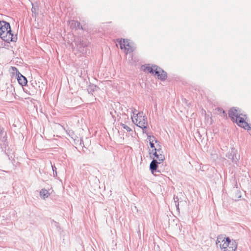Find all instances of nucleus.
Listing matches in <instances>:
<instances>
[{
  "instance_id": "1",
  "label": "nucleus",
  "mask_w": 251,
  "mask_h": 251,
  "mask_svg": "<svg viewBox=\"0 0 251 251\" xmlns=\"http://www.w3.org/2000/svg\"><path fill=\"white\" fill-rule=\"evenodd\" d=\"M0 37L5 42H15L17 38L11 33L9 23L0 20Z\"/></svg>"
},
{
  "instance_id": "2",
  "label": "nucleus",
  "mask_w": 251,
  "mask_h": 251,
  "mask_svg": "<svg viewBox=\"0 0 251 251\" xmlns=\"http://www.w3.org/2000/svg\"><path fill=\"white\" fill-rule=\"evenodd\" d=\"M231 242V240L229 237H218L216 241V244L218 245V243H221L220 247L221 249L224 250V251H225L229 246Z\"/></svg>"
},
{
  "instance_id": "3",
  "label": "nucleus",
  "mask_w": 251,
  "mask_h": 251,
  "mask_svg": "<svg viewBox=\"0 0 251 251\" xmlns=\"http://www.w3.org/2000/svg\"><path fill=\"white\" fill-rule=\"evenodd\" d=\"M142 113L135 119L136 125L142 129H146L147 127L148 122L147 117L142 116Z\"/></svg>"
},
{
  "instance_id": "4",
  "label": "nucleus",
  "mask_w": 251,
  "mask_h": 251,
  "mask_svg": "<svg viewBox=\"0 0 251 251\" xmlns=\"http://www.w3.org/2000/svg\"><path fill=\"white\" fill-rule=\"evenodd\" d=\"M226 156L231 161L235 163H237L238 161L237 157V151L234 148H232L230 151H229L226 155Z\"/></svg>"
},
{
  "instance_id": "5",
  "label": "nucleus",
  "mask_w": 251,
  "mask_h": 251,
  "mask_svg": "<svg viewBox=\"0 0 251 251\" xmlns=\"http://www.w3.org/2000/svg\"><path fill=\"white\" fill-rule=\"evenodd\" d=\"M154 75H157L158 78L161 80H165L167 77V73L158 67L156 70L155 71Z\"/></svg>"
},
{
  "instance_id": "6",
  "label": "nucleus",
  "mask_w": 251,
  "mask_h": 251,
  "mask_svg": "<svg viewBox=\"0 0 251 251\" xmlns=\"http://www.w3.org/2000/svg\"><path fill=\"white\" fill-rule=\"evenodd\" d=\"M238 125L245 129L249 130L251 127L247 122H246L243 117H241L240 115L235 119V120Z\"/></svg>"
},
{
  "instance_id": "7",
  "label": "nucleus",
  "mask_w": 251,
  "mask_h": 251,
  "mask_svg": "<svg viewBox=\"0 0 251 251\" xmlns=\"http://www.w3.org/2000/svg\"><path fill=\"white\" fill-rule=\"evenodd\" d=\"M76 45L78 50L82 54L87 53V49L86 47L87 46V44L86 42L83 41H80L78 43L76 44Z\"/></svg>"
},
{
  "instance_id": "8",
  "label": "nucleus",
  "mask_w": 251,
  "mask_h": 251,
  "mask_svg": "<svg viewBox=\"0 0 251 251\" xmlns=\"http://www.w3.org/2000/svg\"><path fill=\"white\" fill-rule=\"evenodd\" d=\"M154 151V152L153 153V155L158 159L159 163H161L165 159V156L164 155L162 154H158V152H162L161 149H156L154 148V149H152V151Z\"/></svg>"
},
{
  "instance_id": "9",
  "label": "nucleus",
  "mask_w": 251,
  "mask_h": 251,
  "mask_svg": "<svg viewBox=\"0 0 251 251\" xmlns=\"http://www.w3.org/2000/svg\"><path fill=\"white\" fill-rule=\"evenodd\" d=\"M240 115L239 114L238 110L234 107L230 108L228 111V116L233 121H234L235 118H237Z\"/></svg>"
},
{
  "instance_id": "10",
  "label": "nucleus",
  "mask_w": 251,
  "mask_h": 251,
  "mask_svg": "<svg viewBox=\"0 0 251 251\" xmlns=\"http://www.w3.org/2000/svg\"><path fill=\"white\" fill-rule=\"evenodd\" d=\"M158 164H160L154 158L150 163V169L152 174H154L155 172H157V169L158 167Z\"/></svg>"
},
{
  "instance_id": "11",
  "label": "nucleus",
  "mask_w": 251,
  "mask_h": 251,
  "mask_svg": "<svg viewBox=\"0 0 251 251\" xmlns=\"http://www.w3.org/2000/svg\"><path fill=\"white\" fill-rule=\"evenodd\" d=\"M69 25H70L71 28H75V29H83V27L80 25V24L79 22L75 21L72 20L69 22Z\"/></svg>"
},
{
  "instance_id": "12",
  "label": "nucleus",
  "mask_w": 251,
  "mask_h": 251,
  "mask_svg": "<svg viewBox=\"0 0 251 251\" xmlns=\"http://www.w3.org/2000/svg\"><path fill=\"white\" fill-rule=\"evenodd\" d=\"M17 75L18 76L17 79L19 83L22 86L25 85L27 82L26 77L23 76L19 72L18 74H17Z\"/></svg>"
},
{
  "instance_id": "13",
  "label": "nucleus",
  "mask_w": 251,
  "mask_h": 251,
  "mask_svg": "<svg viewBox=\"0 0 251 251\" xmlns=\"http://www.w3.org/2000/svg\"><path fill=\"white\" fill-rule=\"evenodd\" d=\"M237 247V242L234 240H232L230 242L229 246L227 247L226 249L225 250V251H235Z\"/></svg>"
},
{
  "instance_id": "14",
  "label": "nucleus",
  "mask_w": 251,
  "mask_h": 251,
  "mask_svg": "<svg viewBox=\"0 0 251 251\" xmlns=\"http://www.w3.org/2000/svg\"><path fill=\"white\" fill-rule=\"evenodd\" d=\"M144 68L143 69L144 71H148L149 73H151L153 75H154V72L157 69L158 66L156 65H153L152 67L150 66H143Z\"/></svg>"
},
{
  "instance_id": "15",
  "label": "nucleus",
  "mask_w": 251,
  "mask_h": 251,
  "mask_svg": "<svg viewBox=\"0 0 251 251\" xmlns=\"http://www.w3.org/2000/svg\"><path fill=\"white\" fill-rule=\"evenodd\" d=\"M98 89L99 87L97 85L94 84H91L88 86L87 91L89 94L93 95V93Z\"/></svg>"
},
{
  "instance_id": "16",
  "label": "nucleus",
  "mask_w": 251,
  "mask_h": 251,
  "mask_svg": "<svg viewBox=\"0 0 251 251\" xmlns=\"http://www.w3.org/2000/svg\"><path fill=\"white\" fill-rule=\"evenodd\" d=\"M127 40H126V39H120L119 41H117L119 43V45H120V49H125L126 47V44L127 42Z\"/></svg>"
},
{
  "instance_id": "17",
  "label": "nucleus",
  "mask_w": 251,
  "mask_h": 251,
  "mask_svg": "<svg viewBox=\"0 0 251 251\" xmlns=\"http://www.w3.org/2000/svg\"><path fill=\"white\" fill-rule=\"evenodd\" d=\"M127 40H126V39H120L119 41H117L119 43V45H120V49H125L126 47V44L127 42Z\"/></svg>"
},
{
  "instance_id": "18",
  "label": "nucleus",
  "mask_w": 251,
  "mask_h": 251,
  "mask_svg": "<svg viewBox=\"0 0 251 251\" xmlns=\"http://www.w3.org/2000/svg\"><path fill=\"white\" fill-rule=\"evenodd\" d=\"M40 195L43 199H45V198H48L50 196V193L47 190L43 189L41 190L40 192Z\"/></svg>"
},
{
  "instance_id": "19",
  "label": "nucleus",
  "mask_w": 251,
  "mask_h": 251,
  "mask_svg": "<svg viewBox=\"0 0 251 251\" xmlns=\"http://www.w3.org/2000/svg\"><path fill=\"white\" fill-rule=\"evenodd\" d=\"M125 50L126 51V54L128 53L134 51V48L132 47L129 42V41L127 40V42L126 44V47Z\"/></svg>"
},
{
  "instance_id": "20",
  "label": "nucleus",
  "mask_w": 251,
  "mask_h": 251,
  "mask_svg": "<svg viewBox=\"0 0 251 251\" xmlns=\"http://www.w3.org/2000/svg\"><path fill=\"white\" fill-rule=\"evenodd\" d=\"M147 139L149 140V142H155V143H156L157 141V140L155 139V138L153 136H151V135L148 136Z\"/></svg>"
},
{
  "instance_id": "21",
  "label": "nucleus",
  "mask_w": 251,
  "mask_h": 251,
  "mask_svg": "<svg viewBox=\"0 0 251 251\" xmlns=\"http://www.w3.org/2000/svg\"><path fill=\"white\" fill-rule=\"evenodd\" d=\"M120 125L122 126L123 128H124L127 131L129 132V131H131V129L129 126H128L127 125H125L124 124H123V123H121Z\"/></svg>"
},
{
  "instance_id": "22",
  "label": "nucleus",
  "mask_w": 251,
  "mask_h": 251,
  "mask_svg": "<svg viewBox=\"0 0 251 251\" xmlns=\"http://www.w3.org/2000/svg\"><path fill=\"white\" fill-rule=\"evenodd\" d=\"M132 113L133 114V115H136V117H137L138 116H139L141 114V113H137V110H136L135 108H133L132 109Z\"/></svg>"
},
{
  "instance_id": "23",
  "label": "nucleus",
  "mask_w": 251,
  "mask_h": 251,
  "mask_svg": "<svg viewBox=\"0 0 251 251\" xmlns=\"http://www.w3.org/2000/svg\"><path fill=\"white\" fill-rule=\"evenodd\" d=\"M51 167H52V171H53V176H57V171H56V168L55 167V166L54 165H52L51 164Z\"/></svg>"
},
{
  "instance_id": "24",
  "label": "nucleus",
  "mask_w": 251,
  "mask_h": 251,
  "mask_svg": "<svg viewBox=\"0 0 251 251\" xmlns=\"http://www.w3.org/2000/svg\"><path fill=\"white\" fill-rule=\"evenodd\" d=\"M150 145L151 148L154 149L155 147L153 142H150Z\"/></svg>"
},
{
  "instance_id": "25",
  "label": "nucleus",
  "mask_w": 251,
  "mask_h": 251,
  "mask_svg": "<svg viewBox=\"0 0 251 251\" xmlns=\"http://www.w3.org/2000/svg\"><path fill=\"white\" fill-rule=\"evenodd\" d=\"M218 111H220V112L222 113L224 115H226L225 110H223L222 109L219 108Z\"/></svg>"
},
{
  "instance_id": "26",
  "label": "nucleus",
  "mask_w": 251,
  "mask_h": 251,
  "mask_svg": "<svg viewBox=\"0 0 251 251\" xmlns=\"http://www.w3.org/2000/svg\"><path fill=\"white\" fill-rule=\"evenodd\" d=\"M31 11H32V12L33 13H36V8L35 7H32V9H31Z\"/></svg>"
},
{
  "instance_id": "27",
  "label": "nucleus",
  "mask_w": 251,
  "mask_h": 251,
  "mask_svg": "<svg viewBox=\"0 0 251 251\" xmlns=\"http://www.w3.org/2000/svg\"><path fill=\"white\" fill-rule=\"evenodd\" d=\"M174 200H175V202H176L177 201H178V197H175L174 198Z\"/></svg>"
},
{
  "instance_id": "28",
  "label": "nucleus",
  "mask_w": 251,
  "mask_h": 251,
  "mask_svg": "<svg viewBox=\"0 0 251 251\" xmlns=\"http://www.w3.org/2000/svg\"><path fill=\"white\" fill-rule=\"evenodd\" d=\"M241 195L240 194V192L238 193L237 195V198H241Z\"/></svg>"
},
{
  "instance_id": "29",
  "label": "nucleus",
  "mask_w": 251,
  "mask_h": 251,
  "mask_svg": "<svg viewBox=\"0 0 251 251\" xmlns=\"http://www.w3.org/2000/svg\"><path fill=\"white\" fill-rule=\"evenodd\" d=\"M3 131V128L0 127V135L2 133Z\"/></svg>"
},
{
  "instance_id": "30",
  "label": "nucleus",
  "mask_w": 251,
  "mask_h": 251,
  "mask_svg": "<svg viewBox=\"0 0 251 251\" xmlns=\"http://www.w3.org/2000/svg\"><path fill=\"white\" fill-rule=\"evenodd\" d=\"M235 187L236 188V189L238 188V185H237V182H236V184H235Z\"/></svg>"
},
{
  "instance_id": "31",
  "label": "nucleus",
  "mask_w": 251,
  "mask_h": 251,
  "mask_svg": "<svg viewBox=\"0 0 251 251\" xmlns=\"http://www.w3.org/2000/svg\"><path fill=\"white\" fill-rule=\"evenodd\" d=\"M80 144L82 146H84V143H83V142H82L81 141L80 142Z\"/></svg>"
},
{
  "instance_id": "32",
  "label": "nucleus",
  "mask_w": 251,
  "mask_h": 251,
  "mask_svg": "<svg viewBox=\"0 0 251 251\" xmlns=\"http://www.w3.org/2000/svg\"><path fill=\"white\" fill-rule=\"evenodd\" d=\"M14 68L17 70V69H16V68H15V67H12V69H13Z\"/></svg>"
},
{
  "instance_id": "33",
  "label": "nucleus",
  "mask_w": 251,
  "mask_h": 251,
  "mask_svg": "<svg viewBox=\"0 0 251 251\" xmlns=\"http://www.w3.org/2000/svg\"><path fill=\"white\" fill-rule=\"evenodd\" d=\"M161 152H160L159 153V152H158V154H161Z\"/></svg>"
}]
</instances>
